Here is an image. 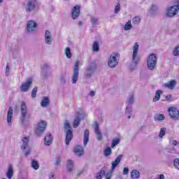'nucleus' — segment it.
I'll list each match as a JSON object with an SVG mask.
<instances>
[{
	"label": "nucleus",
	"mask_w": 179,
	"mask_h": 179,
	"mask_svg": "<svg viewBox=\"0 0 179 179\" xmlns=\"http://www.w3.org/2000/svg\"><path fill=\"white\" fill-rule=\"evenodd\" d=\"M72 127H71V124L69 120H65L64 123V131L66 133V145L68 146L69 145V142L72 141V138H73V132L72 131Z\"/></svg>",
	"instance_id": "1"
},
{
	"label": "nucleus",
	"mask_w": 179,
	"mask_h": 179,
	"mask_svg": "<svg viewBox=\"0 0 179 179\" xmlns=\"http://www.w3.org/2000/svg\"><path fill=\"white\" fill-rule=\"evenodd\" d=\"M37 0H27L24 3V8L27 13H31L36 10Z\"/></svg>",
	"instance_id": "2"
},
{
	"label": "nucleus",
	"mask_w": 179,
	"mask_h": 179,
	"mask_svg": "<svg viewBox=\"0 0 179 179\" xmlns=\"http://www.w3.org/2000/svg\"><path fill=\"white\" fill-rule=\"evenodd\" d=\"M156 64H157V57L155 53H151L147 61V66L150 71H153L156 67Z\"/></svg>",
	"instance_id": "3"
},
{
	"label": "nucleus",
	"mask_w": 179,
	"mask_h": 179,
	"mask_svg": "<svg viewBox=\"0 0 179 179\" xmlns=\"http://www.w3.org/2000/svg\"><path fill=\"white\" fill-rule=\"evenodd\" d=\"M138 50L139 43L136 42L133 47L132 64H134V65H138V64H139V61H141V57L138 55Z\"/></svg>",
	"instance_id": "4"
},
{
	"label": "nucleus",
	"mask_w": 179,
	"mask_h": 179,
	"mask_svg": "<svg viewBox=\"0 0 179 179\" xmlns=\"http://www.w3.org/2000/svg\"><path fill=\"white\" fill-rule=\"evenodd\" d=\"M120 61V55L118 53H113L108 59V65L110 68H115L116 65H118Z\"/></svg>",
	"instance_id": "5"
},
{
	"label": "nucleus",
	"mask_w": 179,
	"mask_h": 179,
	"mask_svg": "<svg viewBox=\"0 0 179 179\" xmlns=\"http://www.w3.org/2000/svg\"><path fill=\"white\" fill-rule=\"evenodd\" d=\"M21 149L24 156H29V155L31 153V148L29 146V138H27V137H24V139H22Z\"/></svg>",
	"instance_id": "6"
},
{
	"label": "nucleus",
	"mask_w": 179,
	"mask_h": 179,
	"mask_svg": "<svg viewBox=\"0 0 179 179\" xmlns=\"http://www.w3.org/2000/svg\"><path fill=\"white\" fill-rule=\"evenodd\" d=\"M47 128V122L41 120L38 124V127L35 129L37 136H41Z\"/></svg>",
	"instance_id": "7"
},
{
	"label": "nucleus",
	"mask_w": 179,
	"mask_h": 179,
	"mask_svg": "<svg viewBox=\"0 0 179 179\" xmlns=\"http://www.w3.org/2000/svg\"><path fill=\"white\" fill-rule=\"evenodd\" d=\"M78 78H79V61H76L74 66L73 76L71 79V82L73 85L76 84V83L78 82Z\"/></svg>",
	"instance_id": "8"
},
{
	"label": "nucleus",
	"mask_w": 179,
	"mask_h": 179,
	"mask_svg": "<svg viewBox=\"0 0 179 179\" xmlns=\"http://www.w3.org/2000/svg\"><path fill=\"white\" fill-rule=\"evenodd\" d=\"M37 22H36L34 20H29L27 25V33H35V31L37 30Z\"/></svg>",
	"instance_id": "9"
},
{
	"label": "nucleus",
	"mask_w": 179,
	"mask_h": 179,
	"mask_svg": "<svg viewBox=\"0 0 179 179\" xmlns=\"http://www.w3.org/2000/svg\"><path fill=\"white\" fill-rule=\"evenodd\" d=\"M20 110L22 122H26V117H27V106L26 105V102L22 101L21 103Z\"/></svg>",
	"instance_id": "10"
},
{
	"label": "nucleus",
	"mask_w": 179,
	"mask_h": 179,
	"mask_svg": "<svg viewBox=\"0 0 179 179\" xmlns=\"http://www.w3.org/2000/svg\"><path fill=\"white\" fill-rule=\"evenodd\" d=\"M169 116L172 120L177 121L179 120V110L176 108L171 107L168 110Z\"/></svg>",
	"instance_id": "11"
},
{
	"label": "nucleus",
	"mask_w": 179,
	"mask_h": 179,
	"mask_svg": "<svg viewBox=\"0 0 179 179\" xmlns=\"http://www.w3.org/2000/svg\"><path fill=\"white\" fill-rule=\"evenodd\" d=\"M178 10H179L178 5H174L171 7H169L168 9L166 16H168V17H173V16H176L177 13H178Z\"/></svg>",
	"instance_id": "12"
},
{
	"label": "nucleus",
	"mask_w": 179,
	"mask_h": 179,
	"mask_svg": "<svg viewBox=\"0 0 179 179\" xmlns=\"http://www.w3.org/2000/svg\"><path fill=\"white\" fill-rule=\"evenodd\" d=\"M33 85V79L31 78H28L27 80V82L24 84H22L20 87L21 92H29V89H30V87Z\"/></svg>",
	"instance_id": "13"
},
{
	"label": "nucleus",
	"mask_w": 179,
	"mask_h": 179,
	"mask_svg": "<svg viewBox=\"0 0 179 179\" xmlns=\"http://www.w3.org/2000/svg\"><path fill=\"white\" fill-rule=\"evenodd\" d=\"M80 15V6L76 5L73 7L71 12V17L73 20H76L79 15Z\"/></svg>",
	"instance_id": "14"
},
{
	"label": "nucleus",
	"mask_w": 179,
	"mask_h": 179,
	"mask_svg": "<svg viewBox=\"0 0 179 179\" xmlns=\"http://www.w3.org/2000/svg\"><path fill=\"white\" fill-rule=\"evenodd\" d=\"M94 71H96V66L93 64H90L85 71V78H92V75L94 73Z\"/></svg>",
	"instance_id": "15"
},
{
	"label": "nucleus",
	"mask_w": 179,
	"mask_h": 179,
	"mask_svg": "<svg viewBox=\"0 0 179 179\" xmlns=\"http://www.w3.org/2000/svg\"><path fill=\"white\" fill-rule=\"evenodd\" d=\"M82 117H83V115L78 112L76 116V118H74L73 122V128H78L79 127V124H80V121H82Z\"/></svg>",
	"instance_id": "16"
},
{
	"label": "nucleus",
	"mask_w": 179,
	"mask_h": 179,
	"mask_svg": "<svg viewBox=\"0 0 179 179\" xmlns=\"http://www.w3.org/2000/svg\"><path fill=\"white\" fill-rule=\"evenodd\" d=\"M52 38V35L51 34V32L48 30L45 31V44H48V45H51V43H52V41H51Z\"/></svg>",
	"instance_id": "17"
},
{
	"label": "nucleus",
	"mask_w": 179,
	"mask_h": 179,
	"mask_svg": "<svg viewBox=\"0 0 179 179\" xmlns=\"http://www.w3.org/2000/svg\"><path fill=\"white\" fill-rule=\"evenodd\" d=\"M94 131L96 134V139L99 141H101L103 139V136L101 135V132L100 131L99 125L97 122H94Z\"/></svg>",
	"instance_id": "18"
},
{
	"label": "nucleus",
	"mask_w": 179,
	"mask_h": 179,
	"mask_svg": "<svg viewBox=\"0 0 179 179\" xmlns=\"http://www.w3.org/2000/svg\"><path fill=\"white\" fill-rule=\"evenodd\" d=\"M52 135L50 133H48L44 138V143L46 146H50L52 143Z\"/></svg>",
	"instance_id": "19"
},
{
	"label": "nucleus",
	"mask_w": 179,
	"mask_h": 179,
	"mask_svg": "<svg viewBox=\"0 0 179 179\" xmlns=\"http://www.w3.org/2000/svg\"><path fill=\"white\" fill-rule=\"evenodd\" d=\"M13 117V108L10 107L7 113V123L10 125L12 122V117Z\"/></svg>",
	"instance_id": "20"
},
{
	"label": "nucleus",
	"mask_w": 179,
	"mask_h": 179,
	"mask_svg": "<svg viewBox=\"0 0 179 179\" xmlns=\"http://www.w3.org/2000/svg\"><path fill=\"white\" fill-rule=\"evenodd\" d=\"M176 85H177V81H176V80H172L165 83L164 87H167V89H170L171 90H173V89L176 87Z\"/></svg>",
	"instance_id": "21"
},
{
	"label": "nucleus",
	"mask_w": 179,
	"mask_h": 179,
	"mask_svg": "<svg viewBox=\"0 0 179 179\" xmlns=\"http://www.w3.org/2000/svg\"><path fill=\"white\" fill-rule=\"evenodd\" d=\"M122 159V155H118V157L115 159V161L112 162V170H115V167L120 164L121 159Z\"/></svg>",
	"instance_id": "22"
},
{
	"label": "nucleus",
	"mask_w": 179,
	"mask_h": 179,
	"mask_svg": "<svg viewBox=\"0 0 179 179\" xmlns=\"http://www.w3.org/2000/svg\"><path fill=\"white\" fill-rule=\"evenodd\" d=\"M74 153L77 155V156H82V155H83L84 151H83V147L80 146V145H77L74 148Z\"/></svg>",
	"instance_id": "23"
},
{
	"label": "nucleus",
	"mask_w": 179,
	"mask_h": 179,
	"mask_svg": "<svg viewBox=\"0 0 179 179\" xmlns=\"http://www.w3.org/2000/svg\"><path fill=\"white\" fill-rule=\"evenodd\" d=\"M48 69V66L47 64H44L41 72V76L43 79H47V78H48V71H47Z\"/></svg>",
	"instance_id": "24"
},
{
	"label": "nucleus",
	"mask_w": 179,
	"mask_h": 179,
	"mask_svg": "<svg viewBox=\"0 0 179 179\" xmlns=\"http://www.w3.org/2000/svg\"><path fill=\"white\" fill-rule=\"evenodd\" d=\"M6 177L8 179H12L13 177V166H12V165H9L8 167Z\"/></svg>",
	"instance_id": "25"
},
{
	"label": "nucleus",
	"mask_w": 179,
	"mask_h": 179,
	"mask_svg": "<svg viewBox=\"0 0 179 179\" xmlns=\"http://www.w3.org/2000/svg\"><path fill=\"white\" fill-rule=\"evenodd\" d=\"M89 136H90V132L89 129H85L84 133V146L86 148L87 145V143H89Z\"/></svg>",
	"instance_id": "26"
},
{
	"label": "nucleus",
	"mask_w": 179,
	"mask_h": 179,
	"mask_svg": "<svg viewBox=\"0 0 179 179\" xmlns=\"http://www.w3.org/2000/svg\"><path fill=\"white\" fill-rule=\"evenodd\" d=\"M50 105V98L48 96H44L43 99L41 101V107L45 108L48 107Z\"/></svg>",
	"instance_id": "27"
},
{
	"label": "nucleus",
	"mask_w": 179,
	"mask_h": 179,
	"mask_svg": "<svg viewBox=\"0 0 179 179\" xmlns=\"http://www.w3.org/2000/svg\"><path fill=\"white\" fill-rule=\"evenodd\" d=\"M141 177V173L137 170H133L131 173V178L132 179H138Z\"/></svg>",
	"instance_id": "28"
},
{
	"label": "nucleus",
	"mask_w": 179,
	"mask_h": 179,
	"mask_svg": "<svg viewBox=\"0 0 179 179\" xmlns=\"http://www.w3.org/2000/svg\"><path fill=\"white\" fill-rule=\"evenodd\" d=\"M90 22L92 27H96V26L99 25V18L96 17H91Z\"/></svg>",
	"instance_id": "29"
},
{
	"label": "nucleus",
	"mask_w": 179,
	"mask_h": 179,
	"mask_svg": "<svg viewBox=\"0 0 179 179\" xmlns=\"http://www.w3.org/2000/svg\"><path fill=\"white\" fill-rule=\"evenodd\" d=\"M120 142H121V140L120 139V138L116 137L113 138L112 141V145H110V148L114 149V148H115V145H118Z\"/></svg>",
	"instance_id": "30"
},
{
	"label": "nucleus",
	"mask_w": 179,
	"mask_h": 179,
	"mask_svg": "<svg viewBox=\"0 0 179 179\" xmlns=\"http://www.w3.org/2000/svg\"><path fill=\"white\" fill-rule=\"evenodd\" d=\"M160 94H163V91L158 90L155 93V97L153 99V101H159L160 100Z\"/></svg>",
	"instance_id": "31"
},
{
	"label": "nucleus",
	"mask_w": 179,
	"mask_h": 179,
	"mask_svg": "<svg viewBox=\"0 0 179 179\" xmlns=\"http://www.w3.org/2000/svg\"><path fill=\"white\" fill-rule=\"evenodd\" d=\"M92 50L94 52H99V51L100 50V45L98 43V42H94L92 45Z\"/></svg>",
	"instance_id": "32"
},
{
	"label": "nucleus",
	"mask_w": 179,
	"mask_h": 179,
	"mask_svg": "<svg viewBox=\"0 0 179 179\" xmlns=\"http://www.w3.org/2000/svg\"><path fill=\"white\" fill-rule=\"evenodd\" d=\"M67 170L68 171H72L73 170V162L72 160H67Z\"/></svg>",
	"instance_id": "33"
},
{
	"label": "nucleus",
	"mask_w": 179,
	"mask_h": 179,
	"mask_svg": "<svg viewBox=\"0 0 179 179\" xmlns=\"http://www.w3.org/2000/svg\"><path fill=\"white\" fill-rule=\"evenodd\" d=\"M31 166L32 169H34V170H38V168H39L38 162L36 161V159L32 160Z\"/></svg>",
	"instance_id": "34"
},
{
	"label": "nucleus",
	"mask_w": 179,
	"mask_h": 179,
	"mask_svg": "<svg viewBox=\"0 0 179 179\" xmlns=\"http://www.w3.org/2000/svg\"><path fill=\"white\" fill-rule=\"evenodd\" d=\"M165 118H166V117L164 116V115L159 114L155 117V121H163V120H164Z\"/></svg>",
	"instance_id": "35"
},
{
	"label": "nucleus",
	"mask_w": 179,
	"mask_h": 179,
	"mask_svg": "<svg viewBox=\"0 0 179 179\" xmlns=\"http://www.w3.org/2000/svg\"><path fill=\"white\" fill-rule=\"evenodd\" d=\"M65 55L66 56V58H68L69 59L72 58V53L71 52V48H66L65 49Z\"/></svg>",
	"instance_id": "36"
},
{
	"label": "nucleus",
	"mask_w": 179,
	"mask_h": 179,
	"mask_svg": "<svg viewBox=\"0 0 179 179\" xmlns=\"http://www.w3.org/2000/svg\"><path fill=\"white\" fill-rule=\"evenodd\" d=\"M125 113L128 120H131V115H132V108H129L128 107H127Z\"/></svg>",
	"instance_id": "37"
},
{
	"label": "nucleus",
	"mask_w": 179,
	"mask_h": 179,
	"mask_svg": "<svg viewBox=\"0 0 179 179\" xmlns=\"http://www.w3.org/2000/svg\"><path fill=\"white\" fill-rule=\"evenodd\" d=\"M112 153L113 150H111V148H106L103 152V155L106 156V157H108V156H110Z\"/></svg>",
	"instance_id": "38"
},
{
	"label": "nucleus",
	"mask_w": 179,
	"mask_h": 179,
	"mask_svg": "<svg viewBox=\"0 0 179 179\" xmlns=\"http://www.w3.org/2000/svg\"><path fill=\"white\" fill-rule=\"evenodd\" d=\"M105 175H106V172L103 170H102L96 174V178L101 179L103 178V176H105Z\"/></svg>",
	"instance_id": "39"
},
{
	"label": "nucleus",
	"mask_w": 179,
	"mask_h": 179,
	"mask_svg": "<svg viewBox=\"0 0 179 179\" xmlns=\"http://www.w3.org/2000/svg\"><path fill=\"white\" fill-rule=\"evenodd\" d=\"M134 94H131L129 96L127 99V104L129 106L130 104H134Z\"/></svg>",
	"instance_id": "40"
},
{
	"label": "nucleus",
	"mask_w": 179,
	"mask_h": 179,
	"mask_svg": "<svg viewBox=\"0 0 179 179\" xmlns=\"http://www.w3.org/2000/svg\"><path fill=\"white\" fill-rule=\"evenodd\" d=\"M131 27H132V25L131 24V21H128L127 23H126V24L124 25V30H131Z\"/></svg>",
	"instance_id": "41"
},
{
	"label": "nucleus",
	"mask_w": 179,
	"mask_h": 179,
	"mask_svg": "<svg viewBox=\"0 0 179 179\" xmlns=\"http://www.w3.org/2000/svg\"><path fill=\"white\" fill-rule=\"evenodd\" d=\"M37 87H35L33 90H32V92H31V97L33 99H35V97H36L37 96Z\"/></svg>",
	"instance_id": "42"
},
{
	"label": "nucleus",
	"mask_w": 179,
	"mask_h": 179,
	"mask_svg": "<svg viewBox=\"0 0 179 179\" xmlns=\"http://www.w3.org/2000/svg\"><path fill=\"white\" fill-rule=\"evenodd\" d=\"M141 22V17L136 16L133 18V23L134 24H139V22Z\"/></svg>",
	"instance_id": "43"
},
{
	"label": "nucleus",
	"mask_w": 179,
	"mask_h": 179,
	"mask_svg": "<svg viewBox=\"0 0 179 179\" xmlns=\"http://www.w3.org/2000/svg\"><path fill=\"white\" fill-rule=\"evenodd\" d=\"M166 135V129L162 128L159 131V138H162Z\"/></svg>",
	"instance_id": "44"
},
{
	"label": "nucleus",
	"mask_w": 179,
	"mask_h": 179,
	"mask_svg": "<svg viewBox=\"0 0 179 179\" xmlns=\"http://www.w3.org/2000/svg\"><path fill=\"white\" fill-rule=\"evenodd\" d=\"M55 166L59 167L61 166V156L56 157Z\"/></svg>",
	"instance_id": "45"
},
{
	"label": "nucleus",
	"mask_w": 179,
	"mask_h": 179,
	"mask_svg": "<svg viewBox=\"0 0 179 179\" xmlns=\"http://www.w3.org/2000/svg\"><path fill=\"white\" fill-rule=\"evenodd\" d=\"M173 55H175V57H177L179 55V45L177 46L174 50H173Z\"/></svg>",
	"instance_id": "46"
},
{
	"label": "nucleus",
	"mask_w": 179,
	"mask_h": 179,
	"mask_svg": "<svg viewBox=\"0 0 179 179\" xmlns=\"http://www.w3.org/2000/svg\"><path fill=\"white\" fill-rule=\"evenodd\" d=\"M121 10V4L117 3L115 8V13H118V12Z\"/></svg>",
	"instance_id": "47"
},
{
	"label": "nucleus",
	"mask_w": 179,
	"mask_h": 179,
	"mask_svg": "<svg viewBox=\"0 0 179 179\" xmlns=\"http://www.w3.org/2000/svg\"><path fill=\"white\" fill-rule=\"evenodd\" d=\"M168 153H177V150H176V148L173 147L171 148H169L167 150Z\"/></svg>",
	"instance_id": "48"
},
{
	"label": "nucleus",
	"mask_w": 179,
	"mask_h": 179,
	"mask_svg": "<svg viewBox=\"0 0 179 179\" xmlns=\"http://www.w3.org/2000/svg\"><path fill=\"white\" fill-rule=\"evenodd\" d=\"M174 166L176 169H178V170H179V159L178 158H176L174 162Z\"/></svg>",
	"instance_id": "49"
},
{
	"label": "nucleus",
	"mask_w": 179,
	"mask_h": 179,
	"mask_svg": "<svg viewBox=\"0 0 179 179\" xmlns=\"http://www.w3.org/2000/svg\"><path fill=\"white\" fill-rule=\"evenodd\" d=\"M172 145H173V146H176V148H179V143L176 140H173L172 141Z\"/></svg>",
	"instance_id": "50"
},
{
	"label": "nucleus",
	"mask_w": 179,
	"mask_h": 179,
	"mask_svg": "<svg viewBox=\"0 0 179 179\" xmlns=\"http://www.w3.org/2000/svg\"><path fill=\"white\" fill-rule=\"evenodd\" d=\"M129 173V169L128 168H124L123 169V175L127 176Z\"/></svg>",
	"instance_id": "51"
},
{
	"label": "nucleus",
	"mask_w": 179,
	"mask_h": 179,
	"mask_svg": "<svg viewBox=\"0 0 179 179\" xmlns=\"http://www.w3.org/2000/svg\"><path fill=\"white\" fill-rule=\"evenodd\" d=\"M60 83H65V75H62L60 77Z\"/></svg>",
	"instance_id": "52"
},
{
	"label": "nucleus",
	"mask_w": 179,
	"mask_h": 179,
	"mask_svg": "<svg viewBox=\"0 0 179 179\" xmlns=\"http://www.w3.org/2000/svg\"><path fill=\"white\" fill-rule=\"evenodd\" d=\"M10 69V67H9V64H8L6 66V76H8V73H9V70Z\"/></svg>",
	"instance_id": "53"
},
{
	"label": "nucleus",
	"mask_w": 179,
	"mask_h": 179,
	"mask_svg": "<svg viewBox=\"0 0 179 179\" xmlns=\"http://www.w3.org/2000/svg\"><path fill=\"white\" fill-rule=\"evenodd\" d=\"M94 94H95L94 91H91L90 92V96H91V97H94Z\"/></svg>",
	"instance_id": "54"
},
{
	"label": "nucleus",
	"mask_w": 179,
	"mask_h": 179,
	"mask_svg": "<svg viewBox=\"0 0 179 179\" xmlns=\"http://www.w3.org/2000/svg\"><path fill=\"white\" fill-rule=\"evenodd\" d=\"M156 9H157V6H152V7H151V10H156Z\"/></svg>",
	"instance_id": "55"
},
{
	"label": "nucleus",
	"mask_w": 179,
	"mask_h": 179,
	"mask_svg": "<svg viewBox=\"0 0 179 179\" xmlns=\"http://www.w3.org/2000/svg\"><path fill=\"white\" fill-rule=\"evenodd\" d=\"M83 174V171H80L79 173H77L78 177H80Z\"/></svg>",
	"instance_id": "56"
},
{
	"label": "nucleus",
	"mask_w": 179,
	"mask_h": 179,
	"mask_svg": "<svg viewBox=\"0 0 179 179\" xmlns=\"http://www.w3.org/2000/svg\"><path fill=\"white\" fill-rule=\"evenodd\" d=\"M166 100H170L171 99V95H167L166 96Z\"/></svg>",
	"instance_id": "57"
},
{
	"label": "nucleus",
	"mask_w": 179,
	"mask_h": 179,
	"mask_svg": "<svg viewBox=\"0 0 179 179\" xmlns=\"http://www.w3.org/2000/svg\"><path fill=\"white\" fill-rule=\"evenodd\" d=\"M159 179H164V175H163V174L159 175Z\"/></svg>",
	"instance_id": "58"
},
{
	"label": "nucleus",
	"mask_w": 179,
	"mask_h": 179,
	"mask_svg": "<svg viewBox=\"0 0 179 179\" xmlns=\"http://www.w3.org/2000/svg\"><path fill=\"white\" fill-rule=\"evenodd\" d=\"M78 26H83V22L82 21H80L78 22Z\"/></svg>",
	"instance_id": "59"
},
{
	"label": "nucleus",
	"mask_w": 179,
	"mask_h": 179,
	"mask_svg": "<svg viewBox=\"0 0 179 179\" xmlns=\"http://www.w3.org/2000/svg\"><path fill=\"white\" fill-rule=\"evenodd\" d=\"M50 179H55L53 174L50 176Z\"/></svg>",
	"instance_id": "60"
},
{
	"label": "nucleus",
	"mask_w": 179,
	"mask_h": 179,
	"mask_svg": "<svg viewBox=\"0 0 179 179\" xmlns=\"http://www.w3.org/2000/svg\"><path fill=\"white\" fill-rule=\"evenodd\" d=\"M3 0H0V3H2Z\"/></svg>",
	"instance_id": "61"
},
{
	"label": "nucleus",
	"mask_w": 179,
	"mask_h": 179,
	"mask_svg": "<svg viewBox=\"0 0 179 179\" xmlns=\"http://www.w3.org/2000/svg\"><path fill=\"white\" fill-rule=\"evenodd\" d=\"M2 179H6V178H3Z\"/></svg>",
	"instance_id": "62"
},
{
	"label": "nucleus",
	"mask_w": 179,
	"mask_h": 179,
	"mask_svg": "<svg viewBox=\"0 0 179 179\" xmlns=\"http://www.w3.org/2000/svg\"><path fill=\"white\" fill-rule=\"evenodd\" d=\"M64 1H68V0H64Z\"/></svg>",
	"instance_id": "63"
}]
</instances>
